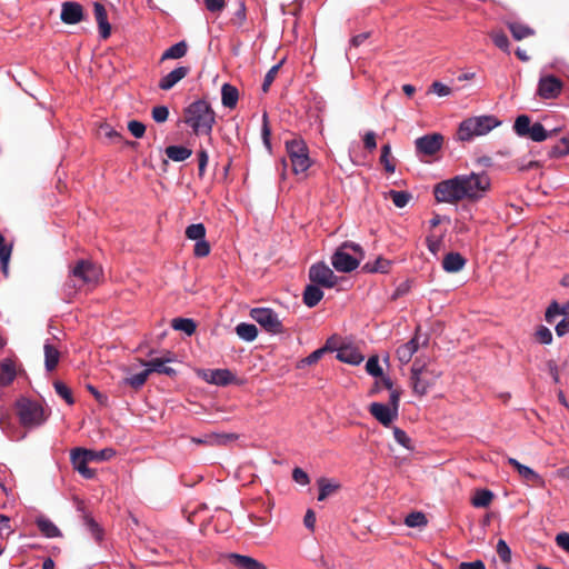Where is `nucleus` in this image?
Instances as JSON below:
<instances>
[{"label": "nucleus", "instance_id": "393cba45", "mask_svg": "<svg viewBox=\"0 0 569 569\" xmlns=\"http://www.w3.org/2000/svg\"><path fill=\"white\" fill-rule=\"evenodd\" d=\"M36 525L40 532L47 538L61 537L60 529L47 517L40 516L36 519Z\"/></svg>", "mask_w": 569, "mask_h": 569}, {"label": "nucleus", "instance_id": "9d476101", "mask_svg": "<svg viewBox=\"0 0 569 569\" xmlns=\"http://www.w3.org/2000/svg\"><path fill=\"white\" fill-rule=\"evenodd\" d=\"M251 318L266 331L278 335L283 332V326L278 315L270 308H253L250 311Z\"/></svg>", "mask_w": 569, "mask_h": 569}, {"label": "nucleus", "instance_id": "5fc2aeb1", "mask_svg": "<svg viewBox=\"0 0 569 569\" xmlns=\"http://www.w3.org/2000/svg\"><path fill=\"white\" fill-rule=\"evenodd\" d=\"M281 64H282V62H279V63L274 64L266 73L264 79H263V83H262V91L263 92H267L269 90L270 86L272 84L273 80L276 79V77H277V74L279 72V69H280Z\"/></svg>", "mask_w": 569, "mask_h": 569}, {"label": "nucleus", "instance_id": "338daca9", "mask_svg": "<svg viewBox=\"0 0 569 569\" xmlns=\"http://www.w3.org/2000/svg\"><path fill=\"white\" fill-rule=\"evenodd\" d=\"M366 268L368 269L369 272L387 273L390 268V261H388L386 259H377L372 267H369V264H366Z\"/></svg>", "mask_w": 569, "mask_h": 569}, {"label": "nucleus", "instance_id": "a211bd4d", "mask_svg": "<svg viewBox=\"0 0 569 569\" xmlns=\"http://www.w3.org/2000/svg\"><path fill=\"white\" fill-rule=\"evenodd\" d=\"M83 448H74L70 451V460L73 468L86 479H92L94 477V471L88 468L87 456H84Z\"/></svg>", "mask_w": 569, "mask_h": 569}, {"label": "nucleus", "instance_id": "1a4fd4ad", "mask_svg": "<svg viewBox=\"0 0 569 569\" xmlns=\"http://www.w3.org/2000/svg\"><path fill=\"white\" fill-rule=\"evenodd\" d=\"M433 193L438 202L455 203L465 199L458 176L437 183Z\"/></svg>", "mask_w": 569, "mask_h": 569}, {"label": "nucleus", "instance_id": "9b49d317", "mask_svg": "<svg viewBox=\"0 0 569 569\" xmlns=\"http://www.w3.org/2000/svg\"><path fill=\"white\" fill-rule=\"evenodd\" d=\"M309 279L311 282L326 288H333L337 284V277L325 262H318L310 267Z\"/></svg>", "mask_w": 569, "mask_h": 569}, {"label": "nucleus", "instance_id": "ea45409f", "mask_svg": "<svg viewBox=\"0 0 569 569\" xmlns=\"http://www.w3.org/2000/svg\"><path fill=\"white\" fill-rule=\"evenodd\" d=\"M508 28L516 40H522L535 33L531 28L519 22H509Z\"/></svg>", "mask_w": 569, "mask_h": 569}, {"label": "nucleus", "instance_id": "4468645a", "mask_svg": "<svg viewBox=\"0 0 569 569\" xmlns=\"http://www.w3.org/2000/svg\"><path fill=\"white\" fill-rule=\"evenodd\" d=\"M562 81L555 76L540 77L538 82V94L542 99H556L562 90Z\"/></svg>", "mask_w": 569, "mask_h": 569}, {"label": "nucleus", "instance_id": "f3484780", "mask_svg": "<svg viewBox=\"0 0 569 569\" xmlns=\"http://www.w3.org/2000/svg\"><path fill=\"white\" fill-rule=\"evenodd\" d=\"M369 412L385 427H389L398 417L395 409L381 402H372Z\"/></svg>", "mask_w": 569, "mask_h": 569}, {"label": "nucleus", "instance_id": "72a5a7b5", "mask_svg": "<svg viewBox=\"0 0 569 569\" xmlns=\"http://www.w3.org/2000/svg\"><path fill=\"white\" fill-rule=\"evenodd\" d=\"M236 333L240 339L251 342L257 338L258 329L252 323L240 322L236 327Z\"/></svg>", "mask_w": 569, "mask_h": 569}, {"label": "nucleus", "instance_id": "4c0bfd02", "mask_svg": "<svg viewBox=\"0 0 569 569\" xmlns=\"http://www.w3.org/2000/svg\"><path fill=\"white\" fill-rule=\"evenodd\" d=\"M531 120L527 114H520L516 118L513 130L519 137H528L531 129Z\"/></svg>", "mask_w": 569, "mask_h": 569}, {"label": "nucleus", "instance_id": "f257e3e1", "mask_svg": "<svg viewBox=\"0 0 569 569\" xmlns=\"http://www.w3.org/2000/svg\"><path fill=\"white\" fill-rule=\"evenodd\" d=\"M184 122L197 136H210L216 123V112L209 102L199 99L184 109Z\"/></svg>", "mask_w": 569, "mask_h": 569}, {"label": "nucleus", "instance_id": "c85d7f7f", "mask_svg": "<svg viewBox=\"0 0 569 569\" xmlns=\"http://www.w3.org/2000/svg\"><path fill=\"white\" fill-rule=\"evenodd\" d=\"M337 358L345 363L353 366L360 365L363 361V356L350 347L340 348L337 352Z\"/></svg>", "mask_w": 569, "mask_h": 569}, {"label": "nucleus", "instance_id": "13d9d810", "mask_svg": "<svg viewBox=\"0 0 569 569\" xmlns=\"http://www.w3.org/2000/svg\"><path fill=\"white\" fill-rule=\"evenodd\" d=\"M428 250L437 257L441 250L442 247V238L435 237L432 234L428 236L426 239Z\"/></svg>", "mask_w": 569, "mask_h": 569}, {"label": "nucleus", "instance_id": "0e129e2a", "mask_svg": "<svg viewBox=\"0 0 569 569\" xmlns=\"http://www.w3.org/2000/svg\"><path fill=\"white\" fill-rule=\"evenodd\" d=\"M537 340L542 345H550L552 342V333L549 328L540 326L536 331Z\"/></svg>", "mask_w": 569, "mask_h": 569}, {"label": "nucleus", "instance_id": "6e6d98bb", "mask_svg": "<svg viewBox=\"0 0 569 569\" xmlns=\"http://www.w3.org/2000/svg\"><path fill=\"white\" fill-rule=\"evenodd\" d=\"M366 370L372 377H381L383 373L382 368L379 365V359L376 356L368 359L366 363Z\"/></svg>", "mask_w": 569, "mask_h": 569}, {"label": "nucleus", "instance_id": "2f4dec72", "mask_svg": "<svg viewBox=\"0 0 569 569\" xmlns=\"http://www.w3.org/2000/svg\"><path fill=\"white\" fill-rule=\"evenodd\" d=\"M82 453H84V456H87V459L89 461L102 462V461H108L112 457H114L116 456V450L112 449V448H104V449H101V450H91V449L83 448V452Z\"/></svg>", "mask_w": 569, "mask_h": 569}, {"label": "nucleus", "instance_id": "49530a36", "mask_svg": "<svg viewBox=\"0 0 569 569\" xmlns=\"http://www.w3.org/2000/svg\"><path fill=\"white\" fill-rule=\"evenodd\" d=\"M84 526L87 530L91 533V536L100 542L103 538V530L99 526V523L89 515H86L84 518Z\"/></svg>", "mask_w": 569, "mask_h": 569}, {"label": "nucleus", "instance_id": "79ce46f5", "mask_svg": "<svg viewBox=\"0 0 569 569\" xmlns=\"http://www.w3.org/2000/svg\"><path fill=\"white\" fill-rule=\"evenodd\" d=\"M387 196L392 200L397 208H405L412 198L410 192L398 190H389Z\"/></svg>", "mask_w": 569, "mask_h": 569}, {"label": "nucleus", "instance_id": "5701e85b", "mask_svg": "<svg viewBox=\"0 0 569 569\" xmlns=\"http://www.w3.org/2000/svg\"><path fill=\"white\" fill-rule=\"evenodd\" d=\"M170 361V358H153L149 361L142 362V365L147 367L149 373L158 372L167 376H173L176 375V370L167 366Z\"/></svg>", "mask_w": 569, "mask_h": 569}, {"label": "nucleus", "instance_id": "7ed1b4c3", "mask_svg": "<svg viewBox=\"0 0 569 569\" xmlns=\"http://www.w3.org/2000/svg\"><path fill=\"white\" fill-rule=\"evenodd\" d=\"M102 276L99 266L89 260L81 259L70 268L69 278L66 282L68 295L74 293L84 286H96Z\"/></svg>", "mask_w": 569, "mask_h": 569}, {"label": "nucleus", "instance_id": "864d4df0", "mask_svg": "<svg viewBox=\"0 0 569 569\" xmlns=\"http://www.w3.org/2000/svg\"><path fill=\"white\" fill-rule=\"evenodd\" d=\"M390 154H391V147H390V144L382 146L380 161L383 164V167H385L387 172L393 173L395 170H396V167H395L393 163H391V161L389 159Z\"/></svg>", "mask_w": 569, "mask_h": 569}, {"label": "nucleus", "instance_id": "aec40b11", "mask_svg": "<svg viewBox=\"0 0 569 569\" xmlns=\"http://www.w3.org/2000/svg\"><path fill=\"white\" fill-rule=\"evenodd\" d=\"M93 12L98 23L100 38L108 39L111 34V24L108 21L106 8L100 2H94Z\"/></svg>", "mask_w": 569, "mask_h": 569}, {"label": "nucleus", "instance_id": "a19ab883", "mask_svg": "<svg viewBox=\"0 0 569 569\" xmlns=\"http://www.w3.org/2000/svg\"><path fill=\"white\" fill-rule=\"evenodd\" d=\"M427 523V517L421 511L410 512L405 519V525L409 528H422L426 527Z\"/></svg>", "mask_w": 569, "mask_h": 569}, {"label": "nucleus", "instance_id": "bf43d9fd", "mask_svg": "<svg viewBox=\"0 0 569 569\" xmlns=\"http://www.w3.org/2000/svg\"><path fill=\"white\" fill-rule=\"evenodd\" d=\"M429 92H432V93L437 94L438 97H447V96L451 94L452 90L449 86H447L440 81H435L430 86Z\"/></svg>", "mask_w": 569, "mask_h": 569}, {"label": "nucleus", "instance_id": "6e6552de", "mask_svg": "<svg viewBox=\"0 0 569 569\" xmlns=\"http://www.w3.org/2000/svg\"><path fill=\"white\" fill-rule=\"evenodd\" d=\"M460 184L465 199L478 200L490 189V178L487 173L459 174Z\"/></svg>", "mask_w": 569, "mask_h": 569}, {"label": "nucleus", "instance_id": "412c9836", "mask_svg": "<svg viewBox=\"0 0 569 569\" xmlns=\"http://www.w3.org/2000/svg\"><path fill=\"white\" fill-rule=\"evenodd\" d=\"M228 559L231 565L239 569H267L263 563L249 556L230 553L228 555Z\"/></svg>", "mask_w": 569, "mask_h": 569}, {"label": "nucleus", "instance_id": "4d7b16f0", "mask_svg": "<svg viewBox=\"0 0 569 569\" xmlns=\"http://www.w3.org/2000/svg\"><path fill=\"white\" fill-rule=\"evenodd\" d=\"M490 36H491L493 43L499 49H501L506 52L509 51V40H508V37L502 31L492 32Z\"/></svg>", "mask_w": 569, "mask_h": 569}, {"label": "nucleus", "instance_id": "b1692460", "mask_svg": "<svg viewBox=\"0 0 569 569\" xmlns=\"http://www.w3.org/2000/svg\"><path fill=\"white\" fill-rule=\"evenodd\" d=\"M16 365L11 359H4L0 362V386H9L16 378Z\"/></svg>", "mask_w": 569, "mask_h": 569}, {"label": "nucleus", "instance_id": "3c124183", "mask_svg": "<svg viewBox=\"0 0 569 569\" xmlns=\"http://www.w3.org/2000/svg\"><path fill=\"white\" fill-rule=\"evenodd\" d=\"M568 154H569V139L568 138H562L549 151V156L551 158H560V157H565Z\"/></svg>", "mask_w": 569, "mask_h": 569}, {"label": "nucleus", "instance_id": "7c9ffc66", "mask_svg": "<svg viewBox=\"0 0 569 569\" xmlns=\"http://www.w3.org/2000/svg\"><path fill=\"white\" fill-rule=\"evenodd\" d=\"M44 350V366L47 371H52L56 369L59 359H60V352L59 350L50 345L49 342H46L43 346Z\"/></svg>", "mask_w": 569, "mask_h": 569}, {"label": "nucleus", "instance_id": "052dcab7", "mask_svg": "<svg viewBox=\"0 0 569 569\" xmlns=\"http://www.w3.org/2000/svg\"><path fill=\"white\" fill-rule=\"evenodd\" d=\"M152 119L157 123H162L168 120L169 117V109L166 106H157L151 111Z\"/></svg>", "mask_w": 569, "mask_h": 569}, {"label": "nucleus", "instance_id": "473e14b6", "mask_svg": "<svg viewBox=\"0 0 569 569\" xmlns=\"http://www.w3.org/2000/svg\"><path fill=\"white\" fill-rule=\"evenodd\" d=\"M166 154L172 161L180 162L187 160L192 154V150L183 146H169Z\"/></svg>", "mask_w": 569, "mask_h": 569}, {"label": "nucleus", "instance_id": "58836bf2", "mask_svg": "<svg viewBox=\"0 0 569 569\" xmlns=\"http://www.w3.org/2000/svg\"><path fill=\"white\" fill-rule=\"evenodd\" d=\"M172 328L178 331H182L188 336H191L196 331V322L188 318H176L172 320Z\"/></svg>", "mask_w": 569, "mask_h": 569}, {"label": "nucleus", "instance_id": "69168bd1", "mask_svg": "<svg viewBox=\"0 0 569 569\" xmlns=\"http://www.w3.org/2000/svg\"><path fill=\"white\" fill-rule=\"evenodd\" d=\"M128 130L134 138H142L146 132V126L138 120H131L128 122Z\"/></svg>", "mask_w": 569, "mask_h": 569}, {"label": "nucleus", "instance_id": "dca6fc26", "mask_svg": "<svg viewBox=\"0 0 569 569\" xmlns=\"http://www.w3.org/2000/svg\"><path fill=\"white\" fill-rule=\"evenodd\" d=\"M508 463L516 469L518 475L526 482L532 483L533 486L539 487V488H545L546 487V480L538 472H536L532 468H530V467H528L526 465L520 463L515 458H509L508 459Z\"/></svg>", "mask_w": 569, "mask_h": 569}, {"label": "nucleus", "instance_id": "a878e982", "mask_svg": "<svg viewBox=\"0 0 569 569\" xmlns=\"http://www.w3.org/2000/svg\"><path fill=\"white\" fill-rule=\"evenodd\" d=\"M558 316L569 318V301L559 305L557 301H552L546 310L545 318L548 323H553Z\"/></svg>", "mask_w": 569, "mask_h": 569}, {"label": "nucleus", "instance_id": "bb28decb", "mask_svg": "<svg viewBox=\"0 0 569 569\" xmlns=\"http://www.w3.org/2000/svg\"><path fill=\"white\" fill-rule=\"evenodd\" d=\"M234 376L228 369L211 370L207 377V381L217 386H227L232 382Z\"/></svg>", "mask_w": 569, "mask_h": 569}, {"label": "nucleus", "instance_id": "39448f33", "mask_svg": "<svg viewBox=\"0 0 569 569\" xmlns=\"http://www.w3.org/2000/svg\"><path fill=\"white\" fill-rule=\"evenodd\" d=\"M362 249L358 243L345 242L332 254L331 264L339 272H351L358 268Z\"/></svg>", "mask_w": 569, "mask_h": 569}, {"label": "nucleus", "instance_id": "c756f323", "mask_svg": "<svg viewBox=\"0 0 569 569\" xmlns=\"http://www.w3.org/2000/svg\"><path fill=\"white\" fill-rule=\"evenodd\" d=\"M238 99V89L230 83H224L221 88V102L223 107L230 109L234 108L237 106Z\"/></svg>", "mask_w": 569, "mask_h": 569}, {"label": "nucleus", "instance_id": "8fccbe9b", "mask_svg": "<svg viewBox=\"0 0 569 569\" xmlns=\"http://www.w3.org/2000/svg\"><path fill=\"white\" fill-rule=\"evenodd\" d=\"M318 485H319V495H318L319 501H323L328 496L332 495L339 488V486L337 483L328 482L323 478L318 480Z\"/></svg>", "mask_w": 569, "mask_h": 569}, {"label": "nucleus", "instance_id": "423d86ee", "mask_svg": "<svg viewBox=\"0 0 569 569\" xmlns=\"http://www.w3.org/2000/svg\"><path fill=\"white\" fill-rule=\"evenodd\" d=\"M286 151L295 174L305 173L312 164L309 148L303 139L293 138L286 141Z\"/></svg>", "mask_w": 569, "mask_h": 569}, {"label": "nucleus", "instance_id": "f03ea898", "mask_svg": "<svg viewBox=\"0 0 569 569\" xmlns=\"http://www.w3.org/2000/svg\"><path fill=\"white\" fill-rule=\"evenodd\" d=\"M14 409L19 422L27 429H36L43 426L51 416V409L27 397L16 400Z\"/></svg>", "mask_w": 569, "mask_h": 569}, {"label": "nucleus", "instance_id": "f8f14e48", "mask_svg": "<svg viewBox=\"0 0 569 569\" xmlns=\"http://www.w3.org/2000/svg\"><path fill=\"white\" fill-rule=\"evenodd\" d=\"M442 143V134L431 133L417 138L415 141V147L418 154L433 156L441 149Z\"/></svg>", "mask_w": 569, "mask_h": 569}, {"label": "nucleus", "instance_id": "c9c22d12", "mask_svg": "<svg viewBox=\"0 0 569 569\" xmlns=\"http://www.w3.org/2000/svg\"><path fill=\"white\" fill-rule=\"evenodd\" d=\"M98 133L110 143H120L122 141V134L109 123H101L99 126Z\"/></svg>", "mask_w": 569, "mask_h": 569}, {"label": "nucleus", "instance_id": "ddd939ff", "mask_svg": "<svg viewBox=\"0 0 569 569\" xmlns=\"http://www.w3.org/2000/svg\"><path fill=\"white\" fill-rule=\"evenodd\" d=\"M427 342L428 339L422 337L419 333V330H417L416 335L409 341L398 347L396 351L397 359L402 365L410 362L412 356L419 350L420 346H425Z\"/></svg>", "mask_w": 569, "mask_h": 569}, {"label": "nucleus", "instance_id": "774afa93", "mask_svg": "<svg viewBox=\"0 0 569 569\" xmlns=\"http://www.w3.org/2000/svg\"><path fill=\"white\" fill-rule=\"evenodd\" d=\"M209 253H210V246L206 241V239L196 241V244H194V256L196 257L203 258V257H207Z\"/></svg>", "mask_w": 569, "mask_h": 569}, {"label": "nucleus", "instance_id": "e2e57ef3", "mask_svg": "<svg viewBox=\"0 0 569 569\" xmlns=\"http://www.w3.org/2000/svg\"><path fill=\"white\" fill-rule=\"evenodd\" d=\"M395 440L406 449H410L411 439L408 437L406 431L398 427H393Z\"/></svg>", "mask_w": 569, "mask_h": 569}, {"label": "nucleus", "instance_id": "f704fd0d", "mask_svg": "<svg viewBox=\"0 0 569 569\" xmlns=\"http://www.w3.org/2000/svg\"><path fill=\"white\" fill-rule=\"evenodd\" d=\"M188 46L184 41H180L169 47L161 56V60L180 59L186 56Z\"/></svg>", "mask_w": 569, "mask_h": 569}, {"label": "nucleus", "instance_id": "09e8293b", "mask_svg": "<svg viewBox=\"0 0 569 569\" xmlns=\"http://www.w3.org/2000/svg\"><path fill=\"white\" fill-rule=\"evenodd\" d=\"M186 237L190 240L199 241L206 237V227L203 223H192L186 229Z\"/></svg>", "mask_w": 569, "mask_h": 569}, {"label": "nucleus", "instance_id": "4be33fe9", "mask_svg": "<svg viewBox=\"0 0 569 569\" xmlns=\"http://www.w3.org/2000/svg\"><path fill=\"white\" fill-rule=\"evenodd\" d=\"M467 260L459 252H449L443 257L442 269L455 273L463 269Z\"/></svg>", "mask_w": 569, "mask_h": 569}, {"label": "nucleus", "instance_id": "37998d69", "mask_svg": "<svg viewBox=\"0 0 569 569\" xmlns=\"http://www.w3.org/2000/svg\"><path fill=\"white\" fill-rule=\"evenodd\" d=\"M0 429L11 440H16L13 435L14 426L11 421L10 413L7 410L0 412Z\"/></svg>", "mask_w": 569, "mask_h": 569}, {"label": "nucleus", "instance_id": "603ef678", "mask_svg": "<svg viewBox=\"0 0 569 569\" xmlns=\"http://www.w3.org/2000/svg\"><path fill=\"white\" fill-rule=\"evenodd\" d=\"M54 390L68 405H73L74 399L72 397L70 388L60 380L53 382Z\"/></svg>", "mask_w": 569, "mask_h": 569}, {"label": "nucleus", "instance_id": "6ab92c4d", "mask_svg": "<svg viewBox=\"0 0 569 569\" xmlns=\"http://www.w3.org/2000/svg\"><path fill=\"white\" fill-rule=\"evenodd\" d=\"M190 72V68L186 66H180L170 71L168 74L163 76L159 81V88L161 90L168 91L172 89L179 81H181L184 77H187Z\"/></svg>", "mask_w": 569, "mask_h": 569}, {"label": "nucleus", "instance_id": "a18cd8bd", "mask_svg": "<svg viewBox=\"0 0 569 569\" xmlns=\"http://www.w3.org/2000/svg\"><path fill=\"white\" fill-rule=\"evenodd\" d=\"M492 498H493V493L490 490H487V489L477 490L471 502L475 507L482 508V507L489 506Z\"/></svg>", "mask_w": 569, "mask_h": 569}, {"label": "nucleus", "instance_id": "de8ad7c7", "mask_svg": "<svg viewBox=\"0 0 569 569\" xmlns=\"http://www.w3.org/2000/svg\"><path fill=\"white\" fill-rule=\"evenodd\" d=\"M149 376L150 373L146 367L144 370L126 378L124 383L129 385L133 389H139L146 383Z\"/></svg>", "mask_w": 569, "mask_h": 569}, {"label": "nucleus", "instance_id": "e433bc0d", "mask_svg": "<svg viewBox=\"0 0 569 569\" xmlns=\"http://www.w3.org/2000/svg\"><path fill=\"white\" fill-rule=\"evenodd\" d=\"M236 435H213L206 438H192L194 443L224 445L228 441L236 440Z\"/></svg>", "mask_w": 569, "mask_h": 569}, {"label": "nucleus", "instance_id": "c03bdc74", "mask_svg": "<svg viewBox=\"0 0 569 569\" xmlns=\"http://www.w3.org/2000/svg\"><path fill=\"white\" fill-rule=\"evenodd\" d=\"M528 137L535 142H542L551 137V133L548 132L540 122H535L531 126Z\"/></svg>", "mask_w": 569, "mask_h": 569}, {"label": "nucleus", "instance_id": "2eb2a0df", "mask_svg": "<svg viewBox=\"0 0 569 569\" xmlns=\"http://www.w3.org/2000/svg\"><path fill=\"white\" fill-rule=\"evenodd\" d=\"M60 19L66 24H77L84 19L82 4L76 1H66L61 4Z\"/></svg>", "mask_w": 569, "mask_h": 569}, {"label": "nucleus", "instance_id": "680f3d73", "mask_svg": "<svg viewBox=\"0 0 569 569\" xmlns=\"http://www.w3.org/2000/svg\"><path fill=\"white\" fill-rule=\"evenodd\" d=\"M497 553L503 562H509L511 560V550L503 539L498 540Z\"/></svg>", "mask_w": 569, "mask_h": 569}, {"label": "nucleus", "instance_id": "0eeeda50", "mask_svg": "<svg viewBox=\"0 0 569 569\" xmlns=\"http://www.w3.org/2000/svg\"><path fill=\"white\" fill-rule=\"evenodd\" d=\"M440 372L429 369L425 362L416 359L411 367V385L413 392L423 396L436 383Z\"/></svg>", "mask_w": 569, "mask_h": 569}, {"label": "nucleus", "instance_id": "20e7f679", "mask_svg": "<svg viewBox=\"0 0 569 569\" xmlns=\"http://www.w3.org/2000/svg\"><path fill=\"white\" fill-rule=\"evenodd\" d=\"M501 122L492 114H482L465 119L458 128L457 139L460 141H471L476 137L488 134Z\"/></svg>", "mask_w": 569, "mask_h": 569}, {"label": "nucleus", "instance_id": "cd10ccee", "mask_svg": "<svg viewBox=\"0 0 569 569\" xmlns=\"http://www.w3.org/2000/svg\"><path fill=\"white\" fill-rule=\"evenodd\" d=\"M323 298V291L318 284H308L303 291V303L309 307H316Z\"/></svg>", "mask_w": 569, "mask_h": 569}]
</instances>
